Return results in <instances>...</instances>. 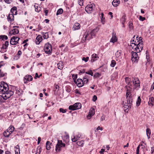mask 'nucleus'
I'll use <instances>...</instances> for the list:
<instances>
[{"mask_svg": "<svg viewBox=\"0 0 154 154\" xmlns=\"http://www.w3.org/2000/svg\"><path fill=\"white\" fill-rule=\"evenodd\" d=\"M84 143V141L82 140L80 141H78L76 143V144L79 146H83Z\"/></svg>", "mask_w": 154, "mask_h": 154, "instance_id": "473e14b6", "label": "nucleus"}, {"mask_svg": "<svg viewBox=\"0 0 154 154\" xmlns=\"http://www.w3.org/2000/svg\"><path fill=\"white\" fill-rule=\"evenodd\" d=\"M139 59L138 55L136 52H132L131 60L133 62L137 63Z\"/></svg>", "mask_w": 154, "mask_h": 154, "instance_id": "6e6552de", "label": "nucleus"}, {"mask_svg": "<svg viewBox=\"0 0 154 154\" xmlns=\"http://www.w3.org/2000/svg\"><path fill=\"white\" fill-rule=\"evenodd\" d=\"M121 22L122 24V27H125V26L124 25L126 21L125 16V15L122 16V18L121 19Z\"/></svg>", "mask_w": 154, "mask_h": 154, "instance_id": "393cba45", "label": "nucleus"}, {"mask_svg": "<svg viewBox=\"0 0 154 154\" xmlns=\"http://www.w3.org/2000/svg\"><path fill=\"white\" fill-rule=\"evenodd\" d=\"M108 14L111 16V18H112L113 17V16L112 15V13L111 12H109Z\"/></svg>", "mask_w": 154, "mask_h": 154, "instance_id": "774afa93", "label": "nucleus"}, {"mask_svg": "<svg viewBox=\"0 0 154 154\" xmlns=\"http://www.w3.org/2000/svg\"><path fill=\"white\" fill-rule=\"evenodd\" d=\"M76 109H79L81 107V104L80 103H77L74 104Z\"/></svg>", "mask_w": 154, "mask_h": 154, "instance_id": "c756f323", "label": "nucleus"}, {"mask_svg": "<svg viewBox=\"0 0 154 154\" xmlns=\"http://www.w3.org/2000/svg\"><path fill=\"white\" fill-rule=\"evenodd\" d=\"M7 48L3 46H2L1 48V50H0V52L2 53H3L5 52H6L7 51Z\"/></svg>", "mask_w": 154, "mask_h": 154, "instance_id": "c9c22d12", "label": "nucleus"}, {"mask_svg": "<svg viewBox=\"0 0 154 154\" xmlns=\"http://www.w3.org/2000/svg\"><path fill=\"white\" fill-rule=\"evenodd\" d=\"M117 38L116 36V34L114 33H112V37L110 40V42L113 43H114L117 41Z\"/></svg>", "mask_w": 154, "mask_h": 154, "instance_id": "dca6fc26", "label": "nucleus"}, {"mask_svg": "<svg viewBox=\"0 0 154 154\" xmlns=\"http://www.w3.org/2000/svg\"><path fill=\"white\" fill-rule=\"evenodd\" d=\"M14 128L13 126H10L9 128L7 129L11 134L14 131Z\"/></svg>", "mask_w": 154, "mask_h": 154, "instance_id": "2f4dec72", "label": "nucleus"}, {"mask_svg": "<svg viewBox=\"0 0 154 154\" xmlns=\"http://www.w3.org/2000/svg\"><path fill=\"white\" fill-rule=\"evenodd\" d=\"M81 137V134L78 132L75 135H74L73 137H72V141L73 142H75L79 140Z\"/></svg>", "mask_w": 154, "mask_h": 154, "instance_id": "f8f14e48", "label": "nucleus"}, {"mask_svg": "<svg viewBox=\"0 0 154 154\" xmlns=\"http://www.w3.org/2000/svg\"><path fill=\"white\" fill-rule=\"evenodd\" d=\"M87 76H85L83 78V85H84V84H87V83H88L89 79H87Z\"/></svg>", "mask_w": 154, "mask_h": 154, "instance_id": "bb28decb", "label": "nucleus"}, {"mask_svg": "<svg viewBox=\"0 0 154 154\" xmlns=\"http://www.w3.org/2000/svg\"><path fill=\"white\" fill-rule=\"evenodd\" d=\"M11 14L14 15H16L17 14V8L16 7H13L11 10Z\"/></svg>", "mask_w": 154, "mask_h": 154, "instance_id": "b1692460", "label": "nucleus"}, {"mask_svg": "<svg viewBox=\"0 0 154 154\" xmlns=\"http://www.w3.org/2000/svg\"><path fill=\"white\" fill-rule=\"evenodd\" d=\"M101 74L98 72L96 73L94 75V78L99 77L100 76Z\"/></svg>", "mask_w": 154, "mask_h": 154, "instance_id": "49530a36", "label": "nucleus"}, {"mask_svg": "<svg viewBox=\"0 0 154 154\" xmlns=\"http://www.w3.org/2000/svg\"><path fill=\"white\" fill-rule=\"evenodd\" d=\"M20 38L17 37L13 36L11 39L10 43V44L14 45L18 43V41Z\"/></svg>", "mask_w": 154, "mask_h": 154, "instance_id": "1a4fd4ad", "label": "nucleus"}, {"mask_svg": "<svg viewBox=\"0 0 154 154\" xmlns=\"http://www.w3.org/2000/svg\"><path fill=\"white\" fill-rule=\"evenodd\" d=\"M80 28V24L78 23H75L73 26V29L74 30H78Z\"/></svg>", "mask_w": 154, "mask_h": 154, "instance_id": "412c9836", "label": "nucleus"}, {"mask_svg": "<svg viewBox=\"0 0 154 154\" xmlns=\"http://www.w3.org/2000/svg\"><path fill=\"white\" fill-rule=\"evenodd\" d=\"M58 69H61L63 68V65H61V63H59L58 64Z\"/></svg>", "mask_w": 154, "mask_h": 154, "instance_id": "864d4df0", "label": "nucleus"}, {"mask_svg": "<svg viewBox=\"0 0 154 154\" xmlns=\"http://www.w3.org/2000/svg\"><path fill=\"white\" fill-rule=\"evenodd\" d=\"M4 1L7 4H10L12 2V0H4Z\"/></svg>", "mask_w": 154, "mask_h": 154, "instance_id": "3c124183", "label": "nucleus"}, {"mask_svg": "<svg viewBox=\"0 0 154 154\" xmlns=\"http://www.w3.org/2000/svg\"><path fill=\"white\" fill-rule=\"evenodd\" d=\"M89 57H83L82 58V60L84 61L85 62H87L89 60Z\"/></svg>", "mask_w": 154, "mask_h": 154, "instance_id": "8fccbe9b", "label": "nucleus"}, {"mask_svg": "<svg viewBox=\"0 0 154 154\" xmlns=\"http://www.w3.org/2000/svg\"><path fill=\"white\" fill-rule=\"evenodd\" d=\"M8 41H5V43L3 45V46L7 48L8 45Z\"/></svg>", "mask_w": 154, "mask_h": 154, "instance_id": "09e8293b", "label": "nucleus"}, {"mask_svg": "<svg viewBox=\"0 0 154 154\" xmlns=\"http://www.w3.org/2000/svg\"><path fill=\"white\" fill-rule=\"evenodd\" d=\"M101 22L103 24H104L105 23V18H101Z\"/></svg>", "mask_w": 154, "mask_h": 154, "instance_id": "13d9d810", "label": "nucleus"}, {"mask_svg": "<svg viewBox=\"0 0 154 154\" xmlns=\"http://www.w3.org/2000/svg\"><path fill=\"white\" fill-rule=\"evenodd\" d=\"M97 97L95 96L94 95L93 96V100L94 101H95L97 100Z\"/></svg>", "mask_w": 154, "mask_h": 154, "instance_id": "e2e57ef3", "label": "nucleus"}, {"mask_svg": "<svg viewBox=\"0 0 154 154\" xmlns=\"http://www.w3.org/2000/svg\"><path fill=\"white\" fill-rule=\"evenodd\" d=\"M11 134V133L7 130L3 133L4 136L6 137H9Z\"/></svg>", "mask_w": 154, "mask_h": 154, "instance_id": "c85d7f7f", "label": "nucleus"}, {"mask_svg": "<svg viewBox=\"0 0 154 154\" xmlns=\"http://www.w3.org/2000/svg\"><path fill=\"white\" fill-rule=\"evenodd\" d=\"M61 144H62V140H59L58 141L57 143L56 146V151L57 152H59L62 147Z\"/></svg>", "mask_w": 154, "mask_h": 154, "instance_id": "4468645a", "label": "nucleus"}, {"mask_svg": "<svg viewBox=\"0 0 154 154\" xmlns=\"http://www.w3.org/2000/svg\"><path fill=\"white\" fill-rule=\"evenodd\" d=\"M141 101V100L140 98V97H138L137 100L136 102V105L137 106H138L140 105Z\"/></svg>", "mask_w": 154, "mask_h": 154, "instance_id": "4c0bfd02", "label": "nucleus"}, {"mask_svg": "<svg viewBox=\"0 0 154 154\" xmlns=\"http://www.w3.org/2000/svg\"><path fill=\"white\" fill-rule=\"evenodd\" d=\"M94 7L92 4L88 5L85 8V9L86 12L88 13H91Z\"/></svg>", "mask_w": 154, "mask_h": 154, "instance_id": "9b49d317", "label": "nucleus"}, {"mask_svg": "<svg viewBox=\"0 0 154 154\" xmlns=\"http://www.w3.org/2000/svg\"><path fill=\"white\" fill-rule=\"evenodd\" d=\"M99 30V28L97 27L90 32L87 31L85 32L83 35L82 38L81 39V42L84 43L86 40H89L93 38L95 36Z\"/></svg>", "mask_w": 154, "mask_h": 154, "instance_id": "f03ea898", "label": "nucleus"}, {"mask_svg": "<svg viewBox=\"0 0 154 154\" xmlns=\"http://www.w3.org/2000/svg\"><path fill=\"white\" fill-rule=\"evenodd\" d=\"M146 19L145 17H142L141 16H140L139 17V20L142 21H143Z\"/></svg>", "mask_w": 154, "mask_h": 154, "instance_id": "4d7b16f0", "label": "nucleus"}, {"mask_svg": "<svg viewBox=\"0 0 154 154\" xmlns=\"http://www.w3.org/2000/svg\"><path fill=\"white\" fill-rule=\"evenodd\" d=\"M44 50L45 52L47 54H51L52 51L51 46L49 43L45 44L44 47Z\"/></svg>", "mask_w": 154, "mask_h": 154, "instance_id": "39448f33", "label": "nucleus"}, {"mask_svg": "<svg viewBox=\"0 0 154 154\" xmlns=\"http://www.w3.org/2000/svg\"><path fill=\"white\" fill-rule=\"evenodd\" d=\"M148 104L150 106H153L154 104V98L152 97L149 98Z\"/></svg>", "mask_w": 154, "mask_h": 154, "instance_id": "5701e85b", "label": "nucleus"}, {"mask_svg": "<svg viewBox=\"0 0 154 154\" xmlns=\"http://www.w3.org/2000/svg\"><path fill=\"white\" fill-rule=\"evenodd\" d=\"M119 0H113L112 2V4L114 7H116L119 5Z\"/></svg>", "mask_w": 154, "mask_h": 154, "instance_id": "4be33fe9", "label": "nucleus"}, {"mask_svg": "<svg viewBox=\"0 0 154 154\" xmlns=\"http://www.w3.org/2000/svg\"><path fill=\"white\" fill-rule=\"evenodd\" d=\"M42 39L41 36L39 35L36 38L35 41V43L36 44L38 45L41 42Z\"/></svg>", "mask_w": 154, "mask_h": 154, "instance_id": "a211bd4d", "label": "nucleus"}, {"mask_svg": "<svg viewBox=\"0 0 154 154\" xmlns=\"http://www.w3.org/2000/svg\"><path fill=\"white\" fill-rule=\"evenodd\" d=\"M100 130L102 131L103 130V128H101L100 126H98L97 129L96 130Z\"/></svg>", "mask_w": 154, "mask_h": 154, "instance_id": "338daca9", "label": "nucleus"}, {"mask_svg": "<svg viewBox=\"0 0 154 154\" xmlns=\"http://www.w3.org/2000/svg\"><path fill=\"white\" fill-rule=\"evenodd\" d=\"M59 88V86H58V85H56L55 86V88H54V91L55 92L56 91V92H57L58 91Z\"/></svg>", "mask_w": 154, "mask_h": 154, "instance_id": "a18cd8bd", "label": "nucleus"}, {"mask_svg": "<svg viewBox=\"0 0 154 154\" xmlns=\"http://www.w3.org/2000/svg\"><path fill=\"white\" fill-rule=\"evenodd\" d=\"M139 148H140L138 146L136 149V154H139Z\"/></svg>", "mask_w": 154, "mask_h": 154, "instance_id": "052dcab7", "label": "nucleus"}, {"mask_svg": "<svg viewBox=\"0 0 154 154\" xmlns=\"http://www.w3.org/2000/svg\"><path fill=\"white\" fill-rule=\"evenodd\" d=\"M105 119V116H102L100 118V121H102L104 120Z\"/></svg>", "mask_w": 154, "mask_h": 154, "instance_id": "69168bd1", "label": "nucleus"}, {"mask_svg": "<svg viewBox=\"0 0 154 154\" xmlns=\"http://www.w3.org/2000/svg\"><path fill=\"white\" fill-rule=\"evenodd\" d=\"M14 93L13 91H8L5 93L2 94V97L4 100H6L10 97Z\"/></svg>", "mask_w": 154, "mask_h": 154, "instance_id": "0eeeda50", "label": "nucleus"}, {"mask_svg": "<svg viewBox=\"0 0 154 154\" xmlns=\"http://www.w3.org/2000/svg\"><path fill=\"white\" fill-rule=\"evenodd\" d=\"M133 89H138L140 87V82L138 78H135L133 80Z\"/></svg>", "mask_w": 154, "mask_h": 154, "instance_id": "423d86ee", "label": "nucleus"}, {"mask_svg": "<svg viewBox=\"0 0 154 154\" xmlns=\"http://www.w3.org/2000/svg\"><path fill=\"white\" fill-rule=\"evenodd\" d=\"M85 73L90 75L91 76H92L93 75V73L91 70H89L87 72H85Z\"/></svg>", "mask_w": 154, "mask_h": 154, "instance_id": "c03bdc74", "label": "nucleus"}, {"mask_svg": "<svg viewBox=\"0 0 154 154\" xmlns=\"http://www.w3.org/2000/svg\"><path fill=\"white\" fill-rule=\"evenodd\" d=\"M15 148L16 149L15 150V154H20V150L19 146L18 145H17L15 146Z\"/></svg>", "mask_w": 154, "mask_h": 154, "instance_id": "7c9ffc66", "label": "nucleus"}, {"mask_svg": "<svg viewBox=\"0 0 154 154\" xmlns=\"http://www.w3.org/2000/svg\"><path fill=\"white\" fill-rule=\"evenodd\" d=\"M43 36L45 39H47L49 38L48 32H43Z\"/></svg>", "mask_w": 154, "mask_h": 154, "instance_id": "58836bf2", "label": "nucleus"}, {"mask_svg": "<svg viewBox=\"0 0 154 154\" xmlns=\"http://www.w3.org/2000/svg\"><path fill=\"white\" fill-rule=\"evenodd\" d=\"M41 147L39 146L37 148L36 152L35 154H40L41 152Z\"/></svg>", "mask_w": 154, "mask_h": 154, "instance_id": "79ce46f5", "label": "nucleus"}, {"mask_svg": "<svg viewBox=\"0 0 154 154\" xmlns=\"http://www.w3.org/2000/svg\"><path fill=\"white\" fill-rule=\"evenodd\" d=\"M51 144V143L49 141H47L46 143V148L48 150H49L50 149L51 147H50V145Z\"/></svg>", "mask_w": 154, "mask_h": 154, "instance_id": "cd10ccee", "label": "nucleus"}, {"mask_svg": "<svg viewBox=\"0 0 154 154\" xmlns=\"http://www.w3.org/2000/svg\"><path fill=\"white\" fill-rule=\"evenodd\" d=\"M133 23H132L129 22V27L131 29H132L133 28Z\"/></svg>", "mask_w": 154, "mask_h": 154, "instance_id": "5fc2aeb1", "label": "nucleus"}, {"mask_svg": "<svg viewBox=\"0 0 154 154\" xmlns=\"http://www.w3.org/2000/svg\"><path fill=\"white\" fill-rule=\"evenodd\" d=\"M78 2L80 6H82L83 5V0H78Z\"/></svg>", "mask_w": 154, "mask_h": 154, "instance_id": "de8ad7c7", "label": "nucleus"}, {"mask_svg": "<svg viewBox=\"0 0 154 154\" xmlns=\"http://www.w3.org/2000/svg\"><path fill=\"white\" fill-rule=\"evenodd\" d=\"M41 140V138L40 137H38V142H37V143H38V144L40 142V141Z\"/></svg>", "mask_w": 154, "mask_h": 154, "instance_id": "0e129e2a", "label": "nucleus"}, {"mask_svg": "<svg viewBox=\"0 0 154 154\" xmlns=\"http://www.w3.org/2000/svg\"><path fill=\"white\" fill-rule=\"evenodd\" d=\"M17 26H14L13 27L14 29H11L10 32L9 34L11 35H15L18 34L19 32L18 30L16 28Z\"/></svg>", "mask_w": 154, "mask_h": 154, "instance_id": "9d476101", "label": "nucleus"}, {"mask_svg": "<svg viewBox=\"0 0 154 154\" xmlns=\"http://www.w3.org/2000/svg\"><path fill=\"white\" fill-rule=\"evenodd\" d=\"M122 51L121 50L118 51L115 54V55L117 57H119L121 56L122 54Z\"/></svg>", "mask_w": 154, "mask_h": 154, "instance_id": "72a5a7b5", "label": "nucleus"}, {"mask_svg": "<svg viewBox=\"0 0 154 154\" xmlns=\"http://www.w3.org/2000/svg\"><path fill=\"white\" fill-rule=\"evenodd\" d=\"M138 146L139 148H140V147H141V149L142 150V151H143L144 150L145 146L143 145V144H139Z\"/></svg>", "mask_w": 154, "mask_h": 154, "instance_id": "603ef678", "label": "nucleus"}, {"mask_svg": "<svg viewBox=\"0 0 154 154\" xmlns=\"http://www.w3.org/2000/svg\"><path fill=\"white\" fill-rule=\"evenodd\" d=\"M32 77L30 75H26L24 78V83L25 84L27 83V81H31L32 80Z\"/></svg>", "mask_w": 154, "mask_h": 154, "instance_id": "ddd939ff", "label": "nucleus"}, {"mask_svg": "<svg viewBox=\"0 0 154 154\" xmlns=\"http://www.w3.org/2000/svg\"><path fill=\"white\" fill-rule=\"evenodd\" d=\"M34 7L35 9V11L36 12H38L40 11L41 10V8L37 4H35V5H34Z\"/></svg>", "mask_w": 154, "mask_h": 154, "instance_id": "a878e982", "label": "nucleus"}, {"mask_svg": "<svg viewBox=\"0 0 154 154\" xmlns=\"http://www.w3.org/2000/svg\"><path fill=\"white\" fill-rule=\"evenodd\" d=\"M54 103L53 102H51V103H48L47 104V106H50L51 104H52V105H54Z\"/></svg>", "mask_w": 154, "mask_h": 154, "instance_id": "680f3d73", "label": "nucleus"}, {"mask_svg": "<svg viewBox=\"0 0 154 154\" xmlns=\"http://www.w3.org/2000/svg\"><path fill=\"white\" fill-rule=\"evenodd\" d=\"M116 63V61L114 60H112L111 61L110 66L112 67H114Z\"/></svg>", "mask_w": 154, "mask_h": 154, "instance_id": "a19ab883", "label": "nucleus"}, {"mask_svg": "<svg viewBox=\"0 0 154 154\" xmlns=\"http://www.w3.org/2000/svg\"><path fill=\"white\" fill-rule=\"evenodd\" d=\"M69 110H76L75 107V104H74L72 105H70V106H69Z\"/></svg>", "mask_w": 154, "mask_h": 154, "instance_id": "ea45409f", "label": "nucleus"}, {"mask_svg": "<svg viewBox=\"0 0 154 154\" xmlns=\"http://www.w3.org/2000/svg\"><path fill=\"white\" fill-rule=\"evenodd\" d=\"M140 40H141V37H140L139 40L137 39V42L135 41V43H132L131 45L132 48L137 53L140 52L143 47L142 41Z\"/></svg>", "mask_w": 154, "mask_h": 154, "instance_id": "7ed1b4c3", "label": "nucleus"}, {"mask_svg": "<svg viewBox=\"0 0 154 154\" xmlns=\"http://www.w3.org/2000/svg\"><path fill=\"white\" fill-rule=\"evenodd\" d=\"M63 12V10L62 8L59 9L57 11L56 15H58L59 14H61Z\"/></svg>", "mask_w": 154, "mask_h": 154, "instance_id": "e433bc0d", "label": "nucleus"}, {"mask_svg": "<svg viewBox=\"0 0 154 154\" xmlns=\"http://www.w3.org/2000/svg\"><path fill=\"white\" fill-rule=\"evenodd\" d=\"M14 15L12 14H9L8 17V21L11 22L14 20Z\"/></svg>", "mask_w": 154, "mask_h": 154, "instance_id": "aec40b11", "label": "nucleus"}, {"mask_svg": "<svg viewBox=\"0 0 154 154\" xmlns=\"http://www.w3.org/2000/svg\"><path fill=\"white\" fill-rule=\"evenodd\" d=\"M92 59L91 60V62H93L94 61L97 60L99 58L98 55L95 54H93L91 56Z\"/></svg>", "mask_w": 154, "mask_h": 154, "instance_id": "f3484780", "label": "nucleus"}, {"mask_svg": "<svg viewBox=\"0 0 154 154\" xmlns=\"http://www.w3.org/2000/svg\"><path fill=\"white\" fill-rule=\"evenodd\" d=\"M8 85L4 82H1L0 85V92L2 93H5L8 90Z\"/></svg>", "mask_w": 154, "mask_h": 154, "instance_id": "20e7f679", "label": "nucleus"}, {"mask_svg": "<svg viewBox=\"0 0 154 154\" xmlns=\"http://www.w3.org/2000/svg\"><path fill=\"white\" fill-rule=\"evenodd\" d=\"M76 83L77 86L79 87H81L83 85L82 80V79H78L77 80Z\"/></svg>", "mask_w": 154, "mask_h": 154, "instance_id": "6ab92c4d", "label": "nucleus"}, {"mask_svg": "<svg viewBox=\"0 0 154 154\" xmlns=\"http://www.w3.org/2000/svg\"><path fill=\"white\" fill-rule=\"evenodd\" d=\"M146 133L148 138H150L151 134V131L149 128H147L146 129Z\"/></svg>", "mask_w": 154, "mask_h": 154, "instance_id": "f704fd0d", "label": "nucleus"}, {"mask_svg": "<svg viewBox=\"0 0 154 154\" xmlns=\"http://www.w3.org/2000/svg\"><path fill=\"white\" fill-rule=\"evenodd\" d=\"M60 111L63 113H65L66 112V109H64L63 108H60Z\"/></svg>", "mask_w": 154, "mask_h": 154, "instance_id": "6e6d98bb", "label": "nucleus"}, {"mask_svg": "<svg viewBox=\"0 0 154 154\" xmlns=\"http://www.w3.org/2000/svg\"><path fill=\"white\" fill-rule=\"evenodd\" d=\"M125 82L128 85L126 86L125 89L126 91V96L127 101L123 103V107L125 111L128 112L129 109L131 108L132 105L133 101V98L131 93L132 90V86L131 85V79L128 77L125 78Z\"/></svg>", "mask_w": 154, "mask_h": 154, "instance_id": "f257e3e1", "label": "nucleus"}, {"mask_svg": "<svg viewBox=\"0 0 154 154\" xmlns=\"http://www.w3.org/2000/svg\"><path fill=\"white\" fill-rule=\"evenodd\" d=\"M0 39H2V40H7L8 39V37L6 35H0Z\"/></svg>", "mask_w": 154, "mask_h": 154, "instance_id": "37998d69", "label": "nucleus"}, {"mask_svg": "<svg viewBox=\"0 0 154 154\" xmlns=\"http://www.w3.org/2000/svg\"><path fill=\"white\" fill-rule=\"evenodd\" d=\"M5 76V74L1 71H0V77H3Z\"/></svg>", "mask_w": 154, "mask_h": 154, "instance_id": "bf43d9fd", "label": "nucleus"}, {"mask_svg": "<svg viewBox=\"0 0 154 154\" xmlns=\"http://www.w3.org/2000/svg\"><path fill=\"white\" fill-rule=\"evenodd\" d=\"M95 114L94 109L93 108H91L90 110L88 115L87 116L88 119H89L93 116Z\"/></svg>", "mask_w": 154, "mask_h": 154, "instance_id": "2eb2a0df", "label": "nucleus"}]
</instances>
